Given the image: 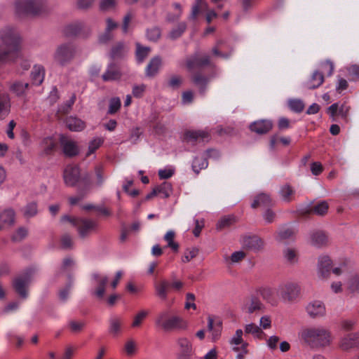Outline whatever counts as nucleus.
Returning <instances> with one entry per match:
<instances>
[{
	"mask_svg": "<svg viewBox=\"0 0 359 359\" xmlns=\"http://www.w3.org/2000/svg\"><path fill=\"white\" fill-rule=\"evenodd\" d=\"M95 184L97 187H101L104 184L105 177L104 170L102 165H97L95 168Z\"/></svg>",
	"mask_w": 359,
	"mask_h": 359,
	"instance_id": "55",
	"label": "nucleus"
},
{
	"mask_svg": "<svg viewBox=\"0 0 359 359\" xmlns=\"http://www.w3.org/2000/svg\"><path fill=\"white\" fill-rule=\"evenodd\" d=\"M15 219V212L11 209H7L0 213V230L3 224H13Z\"/></svg>",
	"mask_w": 359,
	"mask_h": 359,
	"instance_id": "38",
	"label": "nucleus"
},
{
	"mask_svg": "<svg viewBox=\"0 0 359 359\" xmlns=\"http://www.w3.org/2000/svg\"><path fill=\"white\" fill-rule=\"evenodd\" d=\"M77 54L78 50L76 45L72 42H65L56 47L53 59L57 65L65 67L70 64Z\"/></svg>",
	"mask_w": 359,
	"mask_h": 359,
	"instance_id": "5",
	"label": "nucleus"
},
{
	"mask_svg": "<svg viewBox=\"0 0 359 359\" xmlns=\"http://www.w3.org/2000/svg\"><path fill=\"white\" fill-rule=\"evenodd\" d=\"M191 80L195 85L198 86L201 93H204L208 79L200 73H196L191 76Z\"/></svg>",
	"mask_w": 359,
	"mask_h": 359,
	"instance_id": "42",
	"label": "nucleus"
},
{
	"mask_svg": "<svg viewBox=\"0 0 359 359\" xmlns=\"http://www.w3.org/2000/svg\"><path fill=\"white\" fill-rule=\"evenodd\" d=\"M243 331L238 329L229 341L232 350L238 353L236 359H244L245 355L248 353V343L243 340Z\"/></svg>",
	"mask_w": 359,
	"mask_h": 359,
	"instance_id": "9",
	"label": "nucleus"
},
{
	"mask_svg": "<svg viewBox=\"0 0 359 359\" xmlns=\"http://www.w3.org/2000/svg\"><path fill=\"white\" fill-rule=\"evenodd\" d=\"M264 309V305L258 297L251 296L243 304V310L248 313H257Z\"/></svg>",
	"mask_w": 359,
	"mask_h": 359,
	"instance_id": "20",
	"label": "nucleus"
},
{
	"mask_svg": "<svg viewBox=\"0 0 359 359\" xmlns=\"http://www.w3.org/2000/svg\"><path fill=\"white\" fill-rule=\"evenodd\" d=\"M158 194H161L163 198H168L172 193V185L170 183L164 182L156 187Z\"/></svg>",
	"mask_w": 359,
	"mask_h": 359,
	"instance_id": "52",
	"label": "nucleus"
},
{
	"mask_svg": "<svg viewBox=\"0 0 359 359\" xmlns=\"http://www.w3.org/2000/svg\"><path fill=\"white\" fill-rule=\"evenodd\" d=\"M261 297L268 302L272 303L274 301L273 290L271 287H262L259 290Z\"/></svg>",
	"mask_w": 359,
	"mask_h": 359,
	"instance_id": "57",
	"label": "nucleus"
},
{
	"mask_svg": "<svg viewBox=\"0 0 359 359\" xmlns=\"http://www.w3.org/2000/svg\"><path fill=\"white\" fill-rule=\"evenodd\" d=\"M208 165V163L205 155L201 157H196L192 163V169L196 174H198L200 170L205 169Z\"/></svg>",
	"mask_w": 359,
	"mask_h": 359,
	"instance_id": "43",
	"label": "nucleus"
},
{
	"mask_svg": "<svg viewBox=\"0 0 359 359\" xmlns=\"http://www.w3.org/2000/svg\"><path fill=\"white\" fill-rule=\"evenodd\" d=\"M187 27L185 22H179L175 27H174L168 33V37L172 40H175L180 38L183 33L186 31Z\"/></svg>",
	"mask_w": 359,
	"mask_h": 359,
	"instance_id": "36",
	"label": "nucleus"
},
{
	"mask_svg": "<svg viewBox=\"0 0 359 359\" xmlns=\"http://www.w3.org/2000/svg\"><path fill=\"white\" fill-rule=\"evenodd\" d=\"M184 285V283L180 280L176 279L174 275L171 281L162 278L154 283L155 294L160 299L165 300L171 290L180 292L183 288Z\"/></svg>",
	"mask_w": 359,
	"mask_h": 359,
	"instance_id": "7",
	"label": "nucleus"
},
{
	"mask_svg": "<svg viewBox=\"0 0 359 359\" xmlns=\"http://www.w3.org/2000/svg\"><path fill=\"white\" fill-rule=\"evenodd\" d=\"M242 245L246 249L257 251L263 248L264 242L257 236H246L243 238Z\"/></svg>",
	"mask_w": 359,
	"mask_h": 359,
	"instance_id": "24",
	"label": "nucleus"
},
{
	"mask_svg": "<svg viewBox=\"0 0 359 359\" xmlns=\"http://www.w3.org/2000/svg\"><path fill=\"white\" fill-rule=\"evenodd\" d=\"M10 98L6 93L0 94V119H4L10 112Z\"/></svg>",
	"mask_w": 359,
	"mask_h": 359,
	"instance_id": "34",
	"label": "nucleus"
},
{
	"mask_svg": "<svg viewBox=\"0 0 359 359\" xmlns=\"http://www.w3.org/2000/svg\"><path fill=\"white\" fill-rule=\"evenodd\" d=\"M279 193L284 201L290 202L294 198V191L290 186L285 184L280 188Z\"/></svg>",
	"mask_w": 359,
	"mask_h": 359,
	"instance_id": "46",
	"label": "nucleus"
},
{
	"mask_svg": "<svg viewBox=\"0 0 359 359\" xmlns=\"http://www.w3.org/2000/svg\"><path fill=\"white\" fill-rule=\"evenodd\" d=\"M244 332L245 334H252L255 338L258 339H263L266 337L262 328L252 323L245 325Z\"/></svg>",
	"mask_w": 359,
	"mask_h": 359,
	"instance_id": "31",
	"label": "nucleus"
},
{
	"mask_svg": "<svg viewBox=\"0 0 359 359\" xmlns=\"http://www.w3.org/2000/svg\"><path fill=\"white\" fill-rule=\"evenodd\" d=\"M332 260L328 256H320L318 258L317 266V275L320 280H327L330 275Z\"/></svg>",
	"mask_w": 359,
	"mask_h": 359,
	"instance_id": "13",
	"label": "nucleus"
},
{
	"mask_svg": "<svg viewBox=\"0 0 359 359\" xmlns=\"http://www.w3.org/2000/svg\"><path fill=\"white\" fill-rule=\"evenodd\" d=\"M28 83L22 81H15L10 86V90L18 96L22 95L28 88Z\"/></svg>",
	"mask_w": 359,
	"mask_h": 359,
	"instance_id": "44",
	"label": "nucleus"
},
{
	"mask_svg": "<svg viewBox=\"0 0 359 359\" xmlns=\"http://www.w3.org/2000/svg\"><path fill=\"white\" fill-rule=\"evenodd\" d=\"M307 315L313 319L323 318L326 314L324 303L319 300H313L309 302L305 307Z\"/></svg>",
	"mask_w": 359,
	"mask_h": 359,
	"instance_id": "12",
	"label": "nucleus"
},
{
	"mask_svg": "<svg viewBox=\"0 0 359 359\" xmlns=\"http://www.w3.org/2000/svg\"><path fill=\"white\" fill-rule=\"evenodd\" d=\"M30 271H27L25 275L17 277L13 280V287L15 291L18 294L20 297L25 299L28 297V287L31 282Z\"/></svg>",
	"mask_w": 359,
	"mask_h": 359,
	"instance_id": "10",
	"label": "nucleus"
},
{
	"mask_svg": "<svg viewBox=\"0 0 359 359\" xmlns=\"http://www.w3.org/2000/svg\"><path fill=\"white\" fill-rule=\"evenodd\" d=\"M66 126L72 131H81L86 128V124L81 119L75 117L69 116L66 119Z\"/></svg>",
	"mask_w": 359,
	"mask_h": 359,
	"instance_id": "32",
	"label": "nucleus"
},
{
	"mask_svg": "<svg viewBox=\"0 0 359 359\" xmlns=\"http://www.w3.org/2000/svg\"><path fill=\"white\" fill-rule=\"evenodd\" d=\"M86 326V323L83 320H70L68 323V327L73 333L81 332Z\"/></svg>",
	"mask_w": 359,
	"mask_h": 359,
	"instance_id": "54",
	"label": "nucleus"
},
{
	"mask_svg": "<svg viewBox=\"0 0 359 359\" xmlns=\"http://www.w3.org/2000/svg\"><path fill=\"white\" fill-rule=\"evenodd\" d=\"M93 278L97 284L93 294L98 299H102L104 295L105 288L108 283V278L104 275L94 274Z\"/></svg>",
	"mask_w": 359,
	"mask_h": 359,
	"instance_id": "21",
	"label": "nucleus"
},
{
	"mask_svg": "<svg viewBox=\"0 0 359 359\" xmlns=\"http://www.w3.org/2000/svg\"><path fill=\"white\" fill-rule=\"evenodd\" d=\"M0 62H6L21 50L22 38L18 29L10 25L0 29Z\"/></svg>",
	"mask_w": 359,
	"mask_h": 359,
	"instance_id": "1",
	"label": "nucleus"
},
{
	"mask_svg": "<svg viewBox=\"0 0 359 359\" xmlns=\"http://www.w3.org/2000/svg\"><path fill=\"white\" fill-rule=\"evenodd\" d=\"M202 9L205 11L208 10V5L207 2L205 0H196L195 3L192 6L191 13L190 14L189 18L191 20L196 19L201 10Z\"/></svg>",
	"mask_w": 359,
	"mask_h": 359,
	"instance_id": "37",
	"label": "nucleus"
},
{
	"mask_svg": "<svg viewBox=\"0 0 359 359\" xmlns=\"http://www.w3.org/2000/svg\"><path fill=\"white\" fill-rule=\"evenodd\" d=\"M324 82L323 74L318 70L313 72L308 80L304 83V86L308 89H315L320 86Z\"/></svg>",
	"mask_w": 359,
	"mask_h": 359,
	"instance_id": "27",
	"label": "nucleus"
},
{
	"mask_svg": "<svg viewBox=\"0 0 359 359\" xmlns=\"http://www.w3.org/2000/svg\"><path fill=\"white\" fill-rule=\"evenodd\" d=\"M210 62L208 55L199 56L195 54L186 60V65L189 71L194 69L201 68L205 65H209Z\"/></svg>",
	"mask_w": 359,
	"mask_h": 359,
	"instance_id": "15",
	"label": "nucleus"
},
{
	"mask_svg": "<svg viewBox=\"0 0 359 359\" xmlns=\"http://www.w3.org/2000/svg\"><path fill=\"white\" fill-rule=\"evenodd\" d=\"M304 343L312 349H322L330 346L333 341L331 331L321 325L303 328L299 334Z\"/></svg>",
	"mask_w": 359,
	"mask_h": 359,
	"instance_id": "2",
	"label": "nucleus"
},
{
	"mask_svg": "<svg viewBox=\"0 0 359 359\" xmlns=\"http://www.w3.org/2000/svg\"><path fill=\"white\" fill-rule=\"evenodd\" d=\"M208 330L211 331L212 332V339L216 340L218 339V337L220 335L221 330H222V323L219 320L217 321L216 323L214 322V320L209 317L208 318Z\"/></svg>",
	"mask_w": 359,
	"mask_h": 359,
	"instance_id": "40",
	"label": "nucleus"
},
{
	"mask_svg": "<svg viewBox=\"0 0 359 359\" xmlns=\"http://www.w3.org/2000/svg\"><path fill=\"white\" fill-rule=\"evenodd\" d=\"M198 253V250L196 248H193L191 249H188L184 252V255L182 258V261L183 262H189L192 259L196 257Z\"/></svg>",
	"mask_w": 359,
	"mask_h": 359,
	"instance_id": "64",
	"label": "nucleus"
},
{
	"mask_svg": "<svg viewBox=\"0 0 359 359\" xmlns=\"http://www.w3.org/2000/svg\"><path fill=\"white\" fill-rule=\"evenodd\" d=\"M22 211L25 217H33L38 212L37 205L35 202L29 203L22 208Z\"/></svg>",
	"mask_w": 359,
	"mask_h": 359,
	"instance_id": "49",
	"label": "nucleus"
},
{
	"mask_svg": "<svg viewBox=\"0 0 359 359\" xmlns=\"http://www.w3.org/2000/svg\"><path fill=\"white\" fill-rule=\"evenodd\" d=\"M103 142V140L100 137H95L91 140L88 145L87 156L94 153L102 144Z\"/></svg>",
	"mask_w": 359,
	"mask_h": 359,
	"instance_id": "60",
	"label": "nucleus"
},
{
	"mask_svg": "<svg viewBox=\"0 0 359 359\" xmlns=\"http://www.w3.org/2000/svg\"><path fill=\"white\" fill-rule=\"evenodd\" d=\"M161 64L162 60L159 56L151 58L145 69L146 76L148 77H154L156 76L160 70Z\"/></svg>",
	"mask_w": 359,
	"mask_h": 359,
	"instance_id": "29",
	"label": "nucleus"
},
{
	"mask_svg": "<svg viewBox=\"0 0 359 359\" xmlns=\"http://www.w3.org/2000/svg\"><path fill=\"white\" fill-rule=\"evenodd\" d=\"M177 344L179 351L177 359H191L194 352L191 343L186 338H180Z\"/></svg>",
	"mask_w": 359,
	"mask_h": 359,
	"instance_id": "16",
	"label": "nucleus"
},
{
	"mask_svg": "<svg viewBox=\"0 0 359 359\" xmlns=\"http://www.w3.org/2000/svg\"><path fill=\"white\" fill-rule=\"evenodd\" d=\"M183 140L186 143L195 144L208 142L210 140V134L207 130H187L184 134Z\"/></svg>",
	"mask_w": 359,
	"mask_h": 359,
	"instance_id": "11",
	"label": "nucleus"
},
{
	"mask_svg": "<svg viewBox=\"0 0 359 359\" xmlns=\"http://www.w3.org/2000/svg\"><path fill=\"white\" fill-rule=\"evenodd\" d=\"M272 122L269 120H259L255 121L250 126L252 131L257 134H265L272 128Z\"/></svg>",
	"mask_w": 359,
	"mask_h": 359,
	"instance_id": "26",
	"label": "nucleus"
},
{
	"mask_svg": "<svg viewBox=\"0 0 359 359\" xmlns=\"http://www.w3.org/2000/svg\"><path fill=\"white\" fill-rule=\"evenodd\" d=\"M62 222H69L77 228L79 236L84 238L88 236L91 233L96 231L97 224L95 221L88 219L69 217V216H63Z\"/></svg>",
	"mask_w": 359,
	"mask_h": 359,
	"instance_id": "8",
	"label": "nucleus"
},
{
	"mask_svg": "<svg viewBox=\"0 0 359 359\" xmlns=\"http://www.w3.org/2000/svg\"><path fill=\"white\" fill-rule=\"evenodd\" d=\"M86 28L84 22L77 20L67 24L64 27L63 32L68 36H74L81 34Z\"/></svg>",
	"mask_w": 359,
	"mask_h": 359,
	"instance_id": "22",
	"label": "nucleus"
},
{
	"mask_svg": "<svg viewBox=\"0 0 359 359\" xmlns=\"http://www.w3.org/2000/svg\"><path fill=\"white\" fill-rule=\"evenodd\" d=\"M288 104L292 111L298 113L302 111L304 108V104L303 101L299 99L289 100Z\"/></svg>",
	"mask_w": 359,
	"mask_h": 359,
	"instance_id": "58",
	"label": "nucleus"
},
{
	"mask_svg": "<svg viewBox=\"0 0 359 359\" xmlns=\"http://www.w3.org/2000/svg\"><path fill=\"white\" fill-rule=\"evenodd\" d=\"M274 203L269 194L261 193L255 198L251 206L252 208H256L257 207L269 208Z\"/></svg>",
	"mask_w": 359,
	"mask_h": 359,
	"instance_id": "28",
	"label": "nucleus"
},
{
	"mask_svg": "<svg viewBox=\"0 0 359 359\" xmlns=\"http://www.w3.org/2000/svg\"><path fill=\"white\" fill-rule=\"evenodd\" d=\"M276 294L283 303L293 304L300 299L301 287L296 282L285 281L278 286Z\"/></svg>",
	"mask_w": 359,
	"mask_h": 359,
	"instance_id": "6",
	"label": "nucleus"
},
{
	"mask_svg": "<svg viewBox=\"0 0 359 359\" xmlns=\"http://www.w3.org/2000/svg\"><path fill=\"white\" fill-rule=\"evenodd\" d=\"M60 142L66 156H74L79 154V150L75 141L62 135Z\"/></svg>",
	"mask_w": 359,
	"mask_h": 359,
	"instance_id": "18",
	"label": "nucleus"
},
{
	"mask_svg": "<svg viewBox=\"0 0 359 359\" xmlns=\"http://www.w3.org/2000/svg\"><path fill=\"white\" fill-rule=\"evenodd\" d=\"M155 324L163 330H183L187 327V322L179 316H170L168 311H163L158 314Z\"/></svg>",
	"mask_w": 359,
	"mask_h": 359,
	"instance_id": "4",
	"label": "nucleus"
},
{
	"mask_svg": "<svg viewBox=\"0 0 359 359\" xmlns=\"http://www.w3.org/2000/svg\"><path fill=\"white\" fill-rule=\"evenodd\" d=\"M128 51V48L123 42H118L115 43L110 52V56L113 59L120 58L124 55Z\"/></svg>",
	"mask_w": 359,
	"mask_h": 359,
	"instance_id": "35",
	"label": "nucleus"
},
{
	"mask_svg": "<svg viewBox=\"0 0 359 359\" xmlns=\"http://www.w3.org/2000/svg\"><path fill=\"white\" fill-rule=\"evenodd\" d=\"M175 232L173 231H168L164 236V240L168 243V246L174 251H177L179 245L177 243L174 242Z\"/></svg>",
	"mask_w": 359,
	"mask_h": 359,
	"instance_id": "56",
	"label": "nucleus"
},
{
	"mask_svg": "<svg viewBox=\"0 0 359 359\" xmlns=\"http://www.w3.org/2000/svg\"><path fill=\"white\" fill-rule=\"evenodd\" d=\"M148 315H149V311H147V310L140 311L137 313H136L134 316L133 322L131 324V327L133 328L140 327Z\"/></svg>",
	"mask_w": 359,
	"mask_h": 359,
	"instance_id": "47",
	"label": "nucleus"
},
{
	"mask_svg": "<svg viewBox=\"0 0 359 359\" xmlns=\"http://www.w3.org/2000/svg\"><path fill=\"white\" fill-rule=\"evenodd\" d=\"M151 52L149 47L143 46L140 43H136V59L139 63H142Z\"/></svg>",
	"mask_w": 359,
	"mask_h": 359,
	"instance_id": "39",
	"label": "nucleus"
},
{
	"mask_svg": "<svg viewBox=\"0 0 359 359\" xmlns=\"http://www.w3.org/2000/svg\"><path fill=\"white\" fill-rule=\"evenodd\" d=\"M349 110L350 107L345 104H342L341 106H339L338 103H334L327 108V112L330 116V117L332 118V121H334V116L337 115V111L338 114L346 121Z\"/></svg>",
	"mask_w": 359,
	"mask_h": 359,
	"instance_id": "23",
	"label": "nucleus"
},
{
	"mask_svg": "<svg viewBox=\"0 0 359 359\" xmlns=\"http://www.w3.org/2000/svg\"><path fill=\"white\" fill-rule=\"evenodd\" d=\"M121 107V100L118 97H113L109 101L108 113L110 114H115Z\"/></svg>",
	"mask_w": 359,
	"mask_h": 359,
	"instance_id": "62",
	"label": "nucleus"
},
{
	"mask_svg": "<svg viewBox=\"0 0 359 359\" xmlns=\"http://www.w3.org/2000/svg\"><path fill=\"white\" fill-rule=\"evenodd\" d=\"M117 6V0H100L99 9L102 12L107 13L115 11Z\"/></svg>",
	"mask_w": 359,
	"mask_h": 359,
	"instance_id": "45",
	"label": "nucleus"
},
{
	"mask_svg": "<svg viewBox=\"0 0 359 359\" xmlns=\"http://www.w3.org/2000/svg\"><path fill=\"white\" fill-rule=\"evenodd\" d=\"M233 223V217L226 216L221 218L217 224V229L222 230L224 228L229 227Z\"/></svg>",
	"mask_w": 359,
	"mask_h": 359,
	"instance_id": "63",
	"label": "nucleus"
},
{
	"mask_svg": "<svg viewBox=\"0 0 359 359\" xmlns=\"http://www.w3.org/2000/svg\"><path fill=\"white\" fill-rule=\"evenodd\" d=\"M297 234V231L292 226H284L279 228L276 240L279 242H286L287 241H293Z\"/></svg>",
	"mask_w": 359,
	"mask_h": 359,
	"instance_id": "25",
	"label": "nucleus"
},
{
	"mask_svg": "<svg viewBox=\"0 0 359 359\" xmlns=\"http://www.w3.org/2000/svg\"><path fill=\"white\" fill-rule=\"evenodd\" d=\"M73 279L69 276V281L64 288L59 291V299L62 302H66L69 296L70 291L73 287Z\"/></svg>",
	"mask_w": 359,
	"mask_h": 359,
	"instance_id": "50",
	"label": "nucleus"
},
{
	"mask_svg": "<svg viewBox=\"0 0 359 359\" xmlns=\"http://www.w3.org/2000/svg\"><path fill=\"white\" fill-rule=\"evenodd\" d=\"M359 346V332L350 333L342 337L339 342V348L343 351H348Z\"/></svg>",
	"mask_w": 359,
	"mask_h": 359,
	"instance_id": "17",
	"label": "nucleus"
},
{
	"mask_svg": "<svg viewBox=\"0 0 359 359\" xmlns=\"http://www.w3.org/2000/svg\"><path fill=\"white\" fill-rule=\"evenodd\" d=\"M161 30L158 27H154L147 31V37L149 41H156L161 37Z\"/></svg>",
	"mask_w": 359,
	"mask_h": 359,
	"instance_id": "59",
	"label": "nucleus"
},
{
	"mask_svg": "<svg viewBox=\"0 0 359 359\" xmlns=\"http://www.w3.org/2000/svg\"><path fill=\"white\" fill-rule=\"evenodd\" d=\"M120 77L121 73L116 66L113 63L109 65L106 72L102 76L104 81L117 80Z\"/></svg>",
	"mask_w": 359,
	"mask_h": 359,
	"instance_id": "33",
	"label": "nucleus"
},
{
	"mask_svg": "<svg viewBox=\"0 0 359 359\" xmlns=\"http://www.w3.org/2000/svg\"><path fill=\"white\" fill-rule=\"evenodd\" d=\"M309 243L317 248H321L328 243V237L325 232L321 230H314L309 234Z\"/></svg>",
	"mask_w": 359,
	"mask_h": 359,
	"instance_id": "19",
	"label": "nucleus"
},
{
	"mask_svg": "<svg viewBox=\"0 0 359 359\" xmlns=\"http://www.w3.org/2000/svg\"><path fill=\"white\" fill-rule=\"evenodd\" d=\"M31 75L33 83L36 85H40L44 79L43 67L41 66H34Z\"/></svg>",
	"mask_w": 359,
	"mask_h": 359,
	"instance_id": "41",
	"label": "nucleus"
},
{
	"mask_svg": "<svg viewBox=\"0 0 359 359\" xmlns=\"http://www.w3.org/2000/svg\"><path fill=\"white\" fill-rule=\"evenodd\" d=\"M348 288L354 294H359V277L356 275L352 276L348 283Z\"/></svg>",
	"mask_w": 359,
	"mask_h": 359,
	"instance_id": "53",
	"label": "nucleus"
},
{
	"mask_svg": "<svg viewBox=\"0 0 359 359\" xmlns=\"http://www.w3.org/2000/svg\"><path fill=\"white\" fill-rule=\"evenodd\" d=\"M41 146L44 152L46 154H49L55 149L56 142L53 137H48L43 139Z\"/></svg>",
	"mask_w": 359,
	"mask_h": 359,
	"instance_id": "51",
	"label": "nucleus"
},
{
	"mask_svg": "<svg viewBox=\"0 0 359 359\" xmlns=\"http://www.w3.org/2000/svg\"><path fill=\"white\" fill-rule=\"evenodd\" d=\"M328 204L326 201H320L315 204L310 210V212L316 214L317 215H324L328 210Z\"/></svg>",
	"mask_w": 359,
	"mask_h": 359,
	"instance_id": "48",
	"label": "nucleus"
},
{
	"mask_svg": "<svg viewBox=\"0 0 359 359\" xmlns=\"http://www.w3.org/2000/svg\"><path fill=\"white\" fill-rule=\"evenodd\" d=\"M283 256L285 263L290 266H294L299 261V254L296 248L287 247L283 251Z\"/></svg>",
	"mask_w": 359,
	"mask_h": 359,
	"instance_id": "30",
	"label": "nucleus"
},
{
	"mask_svg": "<svg viewBox=\"0 0 359 359\" xmlns=\"http://www.w3.org/2000/svg\"><path fill=\"white\" fill-rule=\"evenodd\" d=\"M14 8L20 18L36 16L46 11V3L45 0H15Z\"/></svg>",
	"mask_w": 359,
	"mask_h": 359,
	"instance_id": "3",
	"label": "nucleus"
},
{
	"mask_svg": "<svg viewBox=\"0 0 359 359\" xmlns=\"http://www.w3.org/2000/svg\"><path fill=\"white\" fill-rule=\"evenodd\" d=\"M65 183L69 187L74 186L80 177V170L76 165H67L64 171Z\"/></svg>",
	"mask_w": 359,
	"mask_h": 359,
	"instance_id": "14",
	"label": "nucleus"
},
{
	"mask_svg": "<svg viewBox=\"0 0 359 359\" xmlns=\"http://www.w3.org/2000/svg\"><path fill=\"white\" fill-rule=\"evenodd\" d=\"M109 332L113 334H116L119 332L122 322L118 318H111L109 320Z\"/></svg>",
	"mask_w": 359,
	"mask_h": 359,
	"instance_id": "61",
	"label": "nucleus"
}]
</instances>
